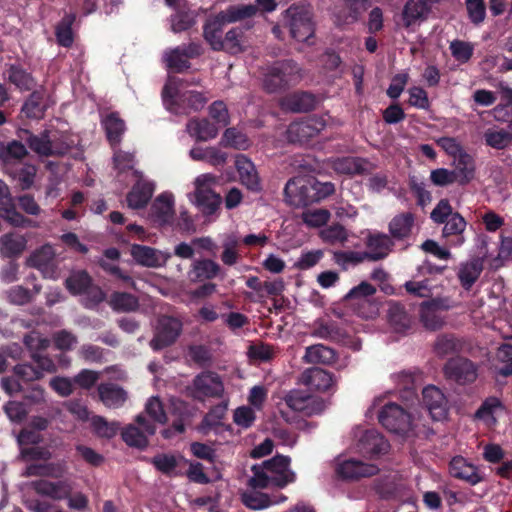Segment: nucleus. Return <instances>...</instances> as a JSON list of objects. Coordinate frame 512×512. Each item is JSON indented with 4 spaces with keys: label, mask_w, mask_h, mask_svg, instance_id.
Returning a JSON list of instances; mask_svg holds the SVG:
<instances>
[{
    "label": "nucleus",
    "mask_w": 512,
    "mask_h": 512,
    "mask_svg": "<svg viewBox=\"0 0 512 512\" xmlns=\"http://www.w3.org/2000/svg\"><path fill=\"white\" fill-rule=\"evenodd\" d=\"M130 254L137 264L149 268L163 267L171 258V253L168 251H161L139 244L131 246Z\"/></svg>",
    "instance_id": "18"
},
{
    "label": "nucleus",
    "mask_w": 512,
    "mask_h": 512,
    "mask_svg": "<svg viewBox=\"0 0 512 512\" xmlns=\"http://www.w3.org/2000/svg\"><path fill=\"white\" fill-rule=\"evenodd\" d=\"M0 216L11 225L18 227L31 226L32 221L16 211L8 186L0 180Z\"/></svg>",
    "instance_id": "22"
},
{
    "label": "nucleus",
    "mask_w": 512,
    "mask_h": 512,
    "mask_svg": "<svg viewBox=\"0 0 512 512\" xmlns=\"http://www.w3.org/2000/svg\"><path fill=\"white\" fill-rule=\"evenodd\" d=\"M22 141H25L30 149L40 156H54L64 154L69 145L64 142H57L55 137H50L48 132L41 135H33L28 130H21L18 134Z\"/></svg>",
    "instance_id": "7"
},
{
    "label": "nucleus",
    "mask_w": 512,
    "mask_h": 512,
    "mask_svg": "<svg viewBox=\"0 0 512 512\" xmlns=\"http://www.w3.org/2000/svg\"><path fill=\"white\" fill-rule=\"evenodd\" d=\"M258 12L257 5L240 4L231 5L225 10L219 12L217 15L219 19L223 20L225 24L235 23L241 20L249 19L256 15Z\"/></svg>",
    "instance_id": "32"
},
{
    "label": "nucleus",
    "mask_w": 512,
    "mask_h": 512,
    "mask_svg": "<svg viewBox=\"0 0 512 512\" xmlns=\"http://www.w3.org/2000/svg\"><path fill=\"white\" fill-rule=\"evenodd\" d=\"M235 166L241 183L250 190H259L260 182L254 164L247 157L240 155L236 158Z\"/></svg>",
    "instance_id": "29"
},
{
    "label": "nucleus",
    "mask_w": 512,
    "mask_h": 512,
    "mask_svg": "<svg viewBox=\"0 0 512 512\" xmlns=\"http://www.w3.org/2000/svg\"><path fill=\"white\" fill-rule=\"evenodd\" d=\"M154 184L150 181L139 179L132 187L131 191L127 194V205L131 209L144 208L150 201L153 192Z\"/></svg>",
    "instance_id": "25"
},
{
    "label": "nucleus",
    "mask_w": 512,
    "mask_h": 512,
    "mask_svg": "<svg viewBox=\"0 0 512 512\" xmlns=\"http://www.w3.org/2000/svg\"><path fill=\"white\" fill-rule=\"evenodd\" d=\"M483 269L480 260H472L463 264L459 271V278L463 286L469 288L478 279Z\"/></svg>",
    "instance_id": "51"
},
{
    "label": "nucleus",
    "mask_w": 512,
    "mask_h": 512,
    "mask_svg": "<svg viewBox=\"0 0 512 512\" xmlns=\"http://www.w3.org/2000/svg\"><path fill=\"white\" fill-rule=\"evenodd\" d=\"M66 466L64 463H51L47 465H31L26 468L25 476H50L59 478L64 475Z\"/></svg>",
    "instance_id": "48"
},
{
    "label": "nucleus",
    "mask_w": 512,
    "mask_h": 512,
    "mask_svg": "<svg viewBox=\"0 0 512 512\" xmlns=\"http://www.w3.org/2000/svg\"><path fill=\"white\" fill-rule=\"evenodd\" d=\"M190 157L195 161H204L212 166L226 163L227 154L216 147H194L190 150Z\"/></svg>",
    "instance_id": "36"
},
{
    "label": "nucleus",
    "mask_w": 512,
    "mask_h": 512,
    "mask_svg": "<svg viewBox=\"0 0 512 512\" xmlns=\"http://www.w3.org/2000/svg\"><path fill=\"white\" fill-rule=\"evenodd\" d=\"M497 360L502 366L497 367L500 375L507 377L512 374V345L505 344L497 351Z\"/></svg>",
    "instance_id": "63"
},
{
    "label": "nucleus",
    "mask_w": 512,
    "mask_h": 512,
    "mask_svg": "<svg viewBox=\"0 0 512 512\" xmlns=\"http://www.w3.org/2000/svg\"><path fill=\"white\" fill-rule=\"evenodd\" d=\"M486 144L495 149H503L512 141V134L504 129H487L484 133Z\"/></svg>",
    "instance_id": "55"
},
{
    "label": "nucleus",
    "mask_w": 512,
    "mask_h": 512,
    "mask_svg": "<svg viewBox=\"0 0 512 512\" xmlns=\"http://www.w3.org/2000/svg\"><path fill=\"white\" fill-rule=\"evenodd\" d=\"M224 25L226 24L223 20L216 15L204 27V37L214 50H222L223 48L222 28Z\"/></svg>",
    "instance_id": "42"
},
{
    "label": "nucleus",
    "mask_w": 512,
    "mask_h": 512,
    "mask_svg": "<svg viewBox=\"0 0 512 512\" xmlns=\"http://www.w3.org/2000/svg\"><path fill=\"white\" fill-rule=\"evenodd\" d=\"M312 176H298L290 179L284 188L286 201L295 207L306 206L313 203Z\"/></svg>",
    "instance_id": "8"
},
{
    "label": "nucleus",
    "mask_w": 512,
    "mask_h": 512,
    "mask_svg": "<svg viewBox=\"0 0 512 512\" xmlns=\"http://www.w3.org/2000/svg\"><path fill=\"white\" fill-rule=\"evenodd\" d=\"M221 268L220 266L210 259L198 260L192 264V269L189 272L191 281L207 280L216 277Z\"/></svg>",
    "instance_id": "39"
},
{
    "label": "nucleus",
    "mask_w": 512,
    "mask_h": 512,
    "mask_svg": "<svg viewBox=\"0 0 512 512\" xmlns=\"http://www.w3.org/2000/svg\"><path fill=\"white\" fill-rule=\"evenodd\" d=\"M248 46L243 31L240 28H232L225 35L222 50L231 54H238L245 51Z\"/></svg>",
    "instance_id": "43"
},
{
    "label": "nucleus",
    "mask_w": 512,
    "mask_h": 512,
    "mask_svg": "<svg viewBox=\"0 0 512 512\" xmlns=\"http://www.w3.org/2000/svg\"><path fill=\"white\" fill-rule=\"evenodd\" d=\"M452 165L459 184L465 185L474 178L476 170L475 161L467 152L452 160Z\"/></svg>",
    "instance_id": "31"
},
{
    "label": "nucleus",
    "mask_w": 512,
    "mask_h": 512,
    "mask_svg": "<svg viewBox=\"0 0 512 512\" xmlns=\"http://www.w3.org/2000/svg\"><path fill=\"white\" fill-rule=\"evenodd\" d=\"M376 292V288L368 282H361L353 287L346 295V299L355 301L358 306V314L366 319L374 318L378 312V306L370 300Z\"/></svg>",
    "instance_id": "9"
},
{
    "label": "nucleus",
    "mask_w": 512,
    "mask_h": 512,
    "mask_svg": "<svg viewBox=\"0 0 512 512\" xmlns=\"http://www.w3.org/2000/svg\"><path fill=\"white\" fill-rule=\"evenodd\" d=\"M219 128L207 119L193 118L186 124V132L196 141L206 142L218 135Z\"/></svg>",
    "instance_id": "26"
},
{
    "label": "nucleus",
    "mask_w": 512,
    "mask_h": 512,
    "mask_svg": "<svg viewBox=\"0 0 512 512\" xmlns=\"http://www.w3.org/2000/svg\"><path fill=\"white\" fill-rule=\"evenodd\" d=\"M414 225V215L412 213H402L395 216L390 224L389 231L396 238H405L410 235Z\"/></svg>",
    "instance_id": "44"
},
{
    "label": "nucleus",
    "mask_w": 512,
    "mask_h": 512,
    "mask_svg": "<svg viewBox=\"0 0 512 512\" xmlns=\"http://www.w3.org/2000/svg\"><path fill=\"white\" fill-rule=\"evenodd\" d=\"M388 319L395 331L402 332L411 325V319L404 308L398 303H390L388 310Z\"/></svg>",
    "instance_id": "47"
},
{
    "label": "nucleus",
    "mask_w": 512,
    "mask_h": 512,
    "mask_svg": "<svg viewBox=\"0 0 512 512\" xmlns=\"http://www.w3.org/2000/svg\"><path fill=\"white\" fill-rule=\"evenodd\" d=\"M284 401L290 409L308 416L320 413L325 408L323 400L299 390L290 391Z\"/></svg>",
    "instance_id": "15"
},
{
    "label": "nucleus",
    "mask_w": 512,
    "mask_h": 512,
    "mask_svg": "<svg viewBox=\"0 0 512 512\" xmlns=\"http://www.w3.org/2000/svg\"><path fill=\"white\" fill-rule=\"evenodd\" d=\"M101 401L109 408H117L124 404L127 393L119 386L107 383L98 387Z\"/></svg>",
    "instance_id": "34"
},
{
    "label": "nucleus",
    "mask_w": 512,
    "mask_h": 512,
    "mask_svg": "<svg viewBox=\"0 0 512 512\" xmlns=\"http://www.w3.org/2000/svg\"><path fill=\"white\" fill-rule=\"evenodd\" d=\"M285 19L291 36L300 42H307L314 34L312 12L304 6H291L285 12Z\"/></svg>",
    "instance_id": "5"
},
{
    "label": "nucleus",
    "mask_w": 512,
    "mask_h": 512,
    "mask_svg": "<svg viewBox=\"0 0 512 512\" xmlns=\"http://www.w3.org/2000/svg\"><path fill=\"white\" fill-rule=\"evenodd\" d=\"M444 373L460 384L473 382L477 377L474 364L465 358L450 359L444 367Z\"/></svg>",
    "instance_id": "20"
},
{
    "label": "nucleus",
    "mask_w": 512,
    "mask_h": 512,
    "mask_svg": "<svg viewBox=\"0 0 512 512\" xmlns=\"http://www.w3.org/2000/svg\"><path fill=\"white\" fill-rule=\"evenodd\" d=\"M444 223L445 226L443 228V236L449 237L451 235H457L459 238L457 239L455 245H462L464 243V238L461 236V234L466 228V221L464 218L459 213L455 212Z\"/></svg>",
    "instance_id": "54"
},
{
    "label": "nucleus",
    "mask_w": 512,
    "mask_h": 512,
    "mask_svg": "<svg viewBox=\"0 0 512 512\" xmlns=\"http://www.w3.org/2000/svg\"><path fill=\"white\" fill-rule=\"evenodd\" d=\"M422 402L433 420H443L448 413V401L436 386L429 385L422 391Z\"/></svg>",
    "instance_id": "19"
},
{
    "label": "nucleus",
    "mask_w": 512,
    "mask_h": 512,
    "mask_svg": "<svg viewBox=\"0 0 512 512\" xmlns=\"http://www.w3.org/2000/svg\"><path fill=\"white\" fill-rule=\"evenodd\" d=\"M365 244L367 251L363 252V254L366 260L372 261L385 258L393 246V242L388 235L371 232L368 233Z\"/></svg>",
    "instance_id": "23"
},
{
    "label": "nucleus",
    "mask_w": 512,
    "mask_h": 512,
    "mask_svg": "<svg viewBox=\"0 0 512 512\" xmlns=\"http://www.w3.org/2000/svg\"><path fill=\"white\" fill-rule=\"evenodd\" d=\"M301 78V69L296 63L277 62L266 69L263 86L267 92L273 93L286 86L297 84Z\"/></svg>",
    "instance_id": "4"
},
{
    "label": "nucleus",
    "mask_w": 512,
    "mask_h": 512,
    "mask_svg": "<svg viewBox=\"0 0 512 512\" xmlns=\"http://www.w3.org/2000/svg\"><path fill=\"white\" fill-rule=\"evenodd\" d=\"M420 317L423 325L430 330H437L444 324L443 317L432 302H425L421 305Z\"/></svg>",
    "instance_id": "45"
},
{
    "label": "nucleus",
    "mask_w": 512,
    "mask_h": 512,
    "mask_svg": "<svg viewBox=\"0 0 512 512\" xmlns=\"http://www.w3.org/2000/svg\"><path fill=\"white\" fill-rule=\"evenodd\" d=\"M221 145L238 150H246L250 146V140L245 134L237 129L228 128L225 130L221 138Z\"/></svg>",
    "instance_id": "50"
},
{
    "label": "nucleus",
    "mask_w": 512,
    "mask_h": 512,
    "mask_svg": "<svg viewBox=\"0 0 512 512\" xmlns=\"http://www.w3.org/2000/svg\"><path fill=\"white\" fill-rule=\"evenodd\" d=\"M145 413L153 420V422L158 424H164L168 419L167 408L156 396H152L147 400L145 404Z\"/></svg>",
    "instance_id": "56"
},
{
    "label": "nucleus",
    "mask_w": 512,
    "mask_h": 512,
    "mask_svg": "<svg viewBox=\"0 0 512 512\" xmlns=\"http://www.w3.org/2000/svg\"><path fill=\"white\" fill-rule=\"evenodd\" d=\"M8 79L22 91L31 90L35 85L33 78L26 71L16 66L9 69Z\"/></svg>",
    "instance_id": "58"
},
{
    "label": "nucleus",
    "mask_w": 512,
    "mask_h": 512,
    "mask_svg": "<svg viewBox=\"0 0 512 512\" xmlns=\"http://www.w3.org/2000/svg\"><path fill=\"white\" fill-rule=\"evenodd\" d=\"M184 462L180 456L160 454L152 459V463L160 472L167 475H176L177 467Z\"/></svg>",
    "instance_id": "52"
},
{
    "label": "nucleus",
    "mask_w": 512,
    "mask_h": 512,
    "mask_svg": "<svg viewBox=\"0 0 512 512\" xmlns=\"http://www.w3.org/2000/svg\"><path fill=\"white\" fill-rule=\"evenodd\" d=\"M183 83L178 78H169L163 89V101L168 110L173 113L198 111L207 103V98L200 92L183 89Z\"/></svg>",
    "instance_id": "2"
},
{
    "label": "nucleus",
    "mask_w": 512,
    "mask_h": 512,
    "mask_svg": "<svg viewBox=\"0 0 512 512\" xmlns=\"http://www.w3.org/2000/svg\"><path fill=\"white\" fill-rule=\"evenodd\" d=\"M191 392L194 398L220 397L224 392V386L220 377L212 372L198 375L192 384Z\"/></svg>",
    "instance_id": "16"
},
{
    "label": "nucleus",
    "mask_w": 512,
    "mask_h": 512,
    "mask_svg": "<svg viewBox=\"0 0 512 512\" xmlns=\"http://www.w3.org/2000/svg\"><path fill=\"white\" fill-rule=\"evenodd\" d=\"M450 473L452 476L465 480L473 485L481 481V476L476 467L468 463L463 457H455L451 460Z\"/></svg>",
    "instance_id": "30"
},
{
    "label": "nucleus",
    "mask_w": 512,
    "mask_h": 512,
    "mask_svg": "<svg viewBox=\"0 0 512 512\" xmlns=\"http://www.w3.org/2000/svg\"><path fill=\"white\" fill-rule=\"evenodd\" d=\"M243 503L250 509L260 510L267 508L274 504H280L287 500L284 495L275 496L270 498L267 494L260 492H248L242 495Z\"/></svg>",
    "instance_id": "37"
},
{
    "label": "nucleus",
    "mask_w": 512,
    "mask_h": 512,
    "mask_svg": "<svg viewBox=\"0 0 512 512\" xmlns=\"http://www.w3.org/2000/svg\"><path fill=\"white\" fill-rule=\"evenodd\" d=\"M74 21V17L67 15L56 27V37L60 45L69 47L73 43V34L71 25Z\"/></svg>",
    "instance_id": "62"
},
{
    "label": "nucleus",
    "mask_w": 512,
    "mask_h": 512,
    "mask_svg": "<svg viewBox=\"0 0 512 512\" xmlns=\"http://www.w3.org/2000/svg\"><path fill=\"white\" fill-rule=\"evenodd\" d=\"M102 125L111 145H118L126 129L124 121L116 113H110L102 119Z\"/></svg>",
    "instance_id": "40"
},
{
    "label": "nucleus",
    "mask_w": 512,
    "mask_h": 512,
    "mask_svg": "<svg viewBox=\"0 0 512 512\" xmlns=\"http://www.w3.org/2000/svg\"><path fill=\"white\" fill-rule=\"evenodd\" d=\"M335 351L323 344L308 346L303 356V361L308 364L330 365L335 361Z\"/></svg>",
    "instance_id": "33"
},
{
    "label": "nucleus",
    "mask_w": 512,
    "mask_h": 512,
    "mask_svg": "<svg viewBox=\"0 0 512 512\" xmlns=\"http://www.w3.org/2000/svg\"><path fill=\"white\" fill-rule=\"evenodd\" d=\"M111 307L117 311H132L138 307V300L135 296L124 293V292H116L114 293L109 301Z\"/></svg>",
    "instance_id": "57"
},
{
    "label": "nucleus",
    "mask_w": 512,
    "mask_h": 512,
    "mask_svg": "<svg viewBox=\"0 0 512 512\" xmlns=\"http://www.w3.org/2000/svg\"><path fill=\"white\" fill-rule=\"evenodd\" d=\"M290 458L276 455L261 464L252 467L253 475L249 479V485L255 489L284 488L294 483L295 472L290 468Z\"/></svg>",
    "instance_id": "1"
},
{
    "label": "nucleus",
    "mask_w": 512,
    "mask_h": 512,
    "mask_svg": "<svg viewBox=\"0 0 512 512\" xmlns=\"http://www.w3.org/2000/svg\"><path fill=\"white\" fill-rule=\"evenodd\" d=\"M91 425L93 427L94 432L104 438H112L114 437L119 430L118 422H108L105 418L101 416H94L91 419Z\"/></svg>",
    "instance_id": "59"
},
{
    "label": "nucleus",
    "mask_w": 512,
    "mask_h": 512,
    "mask_svg": "<svg viewBox=\"0 0 512 512\" xmlns=\"http://www.w3.org/2000/svg\"><path fill=\"white\" fill-rule=\"evenodd\" d=\"M217 183L218 178L211 173L201 174L193 182L194 191L188 198L205 214H213L221 203L220 195L213 190Z\"/></svg>",
    "instance_id": "3"
},
{
    "label": "nucleus",
    "mask_w": 512,
    "mask_h": 512,
    "mask_svg": "<svg viewBox=\"0 0 512 512\" xmlns=\"http://www.w3.org/2000/svg\"><path fill=\"white\" fill-rule=\"evenodd\" d=\"M337 475L346 480H358L378 473L379 468L355 458L338 459L335 469Z\"/></svg>",
    "instance_id": "12"
},
{
    "label": "nucleus",
    "mask_w": 512,
    "mask_h": 512,
    "mask_svg": "<svg viewBox=\"0 0 512 512\" xmlns=\"http://www.w3.org/2000/svg\"><path fill=\"white\" fill-rule=\"evenodd\" d=\"M380 423L389 431L397 434H407L417 421L411 413L405 412L400 406L394 403L386 404L379 413Z\"/></svg>",
    "instance_id": "6"
},
{
    "label": "nucleus",
    "mask_w": 512,
    "mask_h": 512,
    "mask_svg": "<svg viewBox=\"0 0 512 512\" xmlns=\"http://www.w3.org/2000/svg\"><path fill=\"white\" fill-rule=\"evenodd\" d=\"M324 128L325 121L322 118L310 117L291 123L286 131L287 139L292 143H305L318 135Z\"/></svg>",
    "instance_id": "11"
},
{
    "label": "nucleus",
    "mask_w": 512,
    "mask_h": 512,
    "mask_svg": "<svg viewBox=\"0 0 512 512\" xmlns=\"http://www.w3.org/2000/svg\"><path fill=\"white\" fill-rule=\"evenodd\" d=\"M321 238L331 244H343L348 240L346 229L338 224L331 225L321 231Z\"/></svg>",
    "instance_id": "64"
},
{
    "label": "nucleus",
    "mask_w": 512,
    "mask_h": 512,
    "mask_svg": "<svg viewBox=\"0 0 512 512\" xmlns=\"http://www.w3.org/2000/svg\"><path fill=\"white\" fill-rule=\"evenodd\" d=\"M429 11L426 0H407L401 12L399 25L408 32H415L427 19Z\"/></svg>",
    "instance_id": "13"
},
{
    "label": "nucleus",
    "mask_w": 512,
    "mask_h": 512,
    "mask_svg": "<svg viewBox=\"0 0 512 512\" xmlns=\"http://www.w3.org/2000/svg\"><path fill=\"white\" fill-rule=\"evenodd\" d=\"M136 425H128L122 431V439L124 442L136 448H145L148 444V436L156 432V426L146 419L144 415H138Z\"/></svg>",
    "instance_id": "10"
},
{
    "label": "nucleus",
    "mask_w": 512,
    "mask_h": 512,
    "mask_svg": "<svg viewBox=\"0 0 512 512\" xmlns=\"http://www.w3.org/2000/svg\"><path fill=\"white\" fill-rule=\"evenodd\" d=\"M334 262L341 266L343 269H347L349 266L359 264L366 260L363 252L356 251H335L333 253Z\"/></svg>",
    "instance_id": "60"
},
{
    "label": "nucleus",
    "mask_w": 512,
    "mask_h": 512,
    "mask_svg": "<svg viewBox=\"0 0 512 512\" xmlns=\"http://www.w3.org/2000/svg\"><path fill=\"white\" fill-rule=\"evenodd\" d=\"M315 97L306 92H296L285 96L281 102V107L291 112H307L315 107Z\"/></svg>",
    "instance_id": "28"
},
{
    "label": "nucleus",
    "mask_w": 512,
    "mask_h": 512,
    "mask_svg": "<svg viewBox=\"0 0 512 512\" xmlns=\"http://www.w3.org/2000/svg\"><path fill=\"white\" fill-rule=\"evenodd\" d=\"M27 245V239L20 234H5L0 238V252L6 257L20 255Z\"/></svg>",
    "instance_id": "38"
},
{
    "label": "nucleus",
    "mask_w": 512,
    "mask_h": 512,
    "mask_svg": "<svg viewBox=\"0 0 512 512\" xmlns=\"http://www.w3.org/2000/svg\"><path fill=\"white\" fill-rule=\"evenodd\" d=\"M388 448L387 441L374 429L363 431L356 444L357 452L369 457L385 453Z\"/></svg>",
    "instance_id": "21"
},
{
    "label": "nucleus",
    "mask_w": 512,
    "mask_h": 512,
    "mask_svg": "<svg viewBox=\"0 0 512 512\" xmlns=\"http://www.w3.org/2000/svg\"><path fill=\"white\" fill-rule=\"evenodd\" d=\"M181 331L182 323L180 320L164 316L159 319L155 337L151 340L150 345L154 350L169 346L175 342Z\"/></svg>",
    "instance_id": "14"
},
{
    "label": "nucleus",
    "mask_w": 512,
    "mask_h": 512,
    "mask_svg": "<svg viewBox=\"0 0 512 512\" xmlns=\"http://www.w3.org/2000/svg\"><path fill=\"white\" fill-rule=\"evenodd\" d=\"M174 195L163 192L154 200L151 207V215L159 224H169L174 218Z\"/></svg>",
    "instance_id": "24"
},
{
    "label": "nucleus",
    "mask_w": 512,
    "mask_h": 512,
    "mask_svg": "<svg viewBox=\"0 0 512 512\" xmlns=\"http://www.w3.org/2000/svg\"><path fill=\"white\" fill-rule=\"evenodd\" d=\"M26 155L27 149L20 141L13 140L0 144V159L6 164L21 160Z\"/></svg>",
    "instance_id": "46"
},
{
    "label": "nucleus",
    "mask_w": 512,
    "mask_h": 512,
    "mask_svg": "<svg viewBox=\"0 0 512 512\" xmlns=\"http://www.w3.org/2000/svg\"><path fill=\"white\" fill-rule=\"evenodd\" d=\"M368 163L356 157L337 158L333 161V169L340 174L354 175L361 174L367 170Z\"/></svg>",
    "instance_id": "41"
},
{
    "label": "nucleus",
    "mask_w": 512,
    "mask_h": 512,
    "mask_svg": "<svg viewBox=\"0 0 512 512\" xmlns=\"http://www.w3.org/2000/svg\"><path fill=\"white\" fill-rule=\"evenodd\" d=\"M91 284V277L85 271H75L65 281L66 288L73 295L86 292Z\"/></svg>",
    "instance_id": "49"
},
{
    "label": "nucleus",
    "mask_w": 512,
    "mask_h": 512,
    "mask_svg": "<svg viewBox=\"0 0 512 512\" xmlns=\"http://www.w3.org/2000/svg\"><path fill=\"white\" fill-rule=\"evenodd\" d=\"M55 251L49 244L33 252L27 259V264L38 269L45 278L57 279L59 271L54 261Z\"/></svg>",
    "instance_id": "17"
},
{
    "label": "nucleus",
    "mask_w": 512,
    "mask_h": 512,
    "mask_svg": "<svg viewBox=\"0 0 512 512\" xmlns=\"http://www.w3.org/2000/svg\"><path fill=\"white\" fill-rule=\"evenodd\" d=\"M37 493L51 497L53 499H63L69 495L72 490L67 481L50 482L40 480L34 484Z\"/></svg>",
    "instance_id": "35"
},
{
    "label": "nucleus",
    "mask_w": 512,
    "mask_h": 512,
    "mask_svg": "<svg viewBox=\"0 0 512 512\" xmlns=\"http://www.w3.org/2000/svg\"><path fill=\"white\" fill-rule=\"evenodd\" d=\"M462 343L453 335H439L434 344V351L439 356H446L461 350Z\"/></svg>",
    "instance_id": "53"
},
{
    "label": "nucleus",
    "mask_w": 512,
    "mask_h": 512,
    "mask_svg": "<svg viewBox=\"0 0 512 512\" xmlns=\"http://www.w3.org/2000/svg\"><path fill=\"white\" fill-rule=\"evenodd\" d=\"M168 68L181 72L188 68V58L180 47L170 50L164 56Z\"/></svg>",
    "instance_id": "61"
},
{
    "label": "nucleus",
    "mask_w": 512,
    "mask_h": 512,
    "mask_svg": "<svg viewBox=\"0 0 512 512\" xmlns=\"http://www.w3.org/2000/svg\"><path fill=\"white\" fill-rule=\"evenodd\" d=\"M301 383L312 390L326 391L332 387L334 380L329 372L320 368H310L301 375Z\"/></svg>",
    "instance_id": "27"
}]
</instances>
